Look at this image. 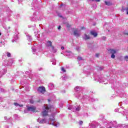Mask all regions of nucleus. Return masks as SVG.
Here are the masks:
<instances>
[{"instance_id":"nucleus-42","label":"nucleus","mask_w":128,"mask_h":128,"mask_svg":"<svg viewBox=\"0 0 128 128\" xmlns=\"http://www.w3.org/2000/svg\"><path fill=\"white\" fill-rule=\"evenodd\" d=\"M96 58L98 57V54H96Z\"/></svg>"},{"instance_id":"nucleus-36","label":"nucleus","mask_w":128,"mask_h":128,"mask_svg":"<svg viewBox=\"0 0 128 128\" xmlns=\"http://www.w3.org/2000/svg\"><path fill=\"white\" fill-rule=\"evenodd\" d=\"M104 68H102V67H100L99 68V70H102Z\"/></svg>"},{"instance_id":"nucleus-31","label":"nucleus","mask_w":128,"mask_h":128,"mask_svg":"<svg viewBox=\"0 0 128 128\" xmlns=\"http://www.w3.org/2000/svg\"><path fill=\"white\" fill-rule=\"evenodd\" d=\"M78 60L80 62V60H82V57L78 56Z\"/></svg>"},{"instance_id":"nucleus-27","label":"nucleus","mask_w":128,"mask_h":128,"mask_svg":"<svg viewBox=\"0 0 128 128\" xmlns=\"http://www.w3.org/2000/svg\"><path fill=\"white\" fill-rule=\"evenodd\" d=\"M87 98H88V100L90 102H94V98H90L88 96H86Z\"/></svg>"},{"instance_id":"nucleus-6","label":"nucleus","mask_w":128,"mask_h":128,"mask_svg":"<svg viewBox=\"0 0 128 128\" xmlns=\"http://www.w3.org/2000/svg\"><path fill=\"white\" fill-rule=\"evenodd\" d=\"M108 54H111V58H116V50L114 49H109L108 50Z\"/></svg>"},{"instance_id":"nucleus-28","label":"nucleus","mask_w":128,"mask_h":128,"mask_svg":"<svg viewBox=\"0 0 128 128\" xmlns=\"http://www.w3.org/2000/svg\"><path fill=\"white\" fill-rule=\"evenodd\" d=\"M61 70L62 72H66V69H64V67L61 68Z\"/></svg>"},{"instance_id":"nucleus-35","label":"nucleus","mask_w":128,"mask_h":128,"mask_svg":"<svg viewBox=\"0 0 128 128\" xmlns=\"http://www.w3.org/2000/svg\"><path fill=\"white\" fill-rule=\"evenodd\" d=\"M26 74H28V75H29V74H30V72H26Z\"/></svg>"},{"instance_id":"nucleus-46","label":"nucleus","mask_w":128,"mask_h":128,"mask_svg":"<svg viewBox=\"0 0 128 128\" xmlns=\"http://www.w3.org/2000/svg\"><path fill=\"white\" fill-rule=\"evenodd\" d=\"M104 84H106V83H104Z\"/></svg>"},{"instance_id":"nucleus-34","label":"nucleus","mask_w":128,"mask_h":128,"mask_svg":"<svg viewBox=\"0 0 128 128\" xmlns=\"http://www.w3.org/2000/svg\"><path fill=\"white\" fill-rule=\"evenodd\" d=\"M5 30H10V27H6L4 28Z\"/></svg>"},{"instance_id":"nucleus-20","label":"nucleus","mask_w":128,"mask_h":128,"mask_svg":"<svg viewBox=\"0 0 128 128\" xmlns=\"http://www.w3.org/2000/svg\"><path fill=\"white\" fill-rule=\"evenodd\" d=\"M48 88H49L50 90H54V84L52 83H50L48 84Z\"/></svg>"},{"instance_id":"nucleus-37","label":"nucleus","mask_w":128,"mask_h":128,"mask_svg":"<svg viewBox=\"0 0 128 128\" xmlns=\"http://www.w3.org/2000/svg\"><path fill=\"white\" fill-rule=\"evenodd\" d=\"M30 104H34V100H30Z\"/></svg>"},{"instance_id":"nucleus-14","label":"nucleus","mask_w":128,"mask_h":128,"mask_svg":"<svg viewBox=\"0 0 128 128\" xmlns=\"http://www.w3.org/2000/svg\"><path fill=\"white\" fill-rule=\"evenodd\" d=\"M6 72V70L5 69H0V78Z\"/></svg>"},{"instance_id":"nucleus-26","label":"nucleus","mask_w":128,"mask_h":128,"mask_svg":"<svg viewBox=\"0 0 128 128\" xmlns=\"http://www.w3.org/2000/svg\"><path fill=\"white\" fill-rule=\"evenodd\" d=\"M105 4H106V6H112V2H110L105 1Z\"/></svg>"},{"instance_id":"nucleus-2","label":"nucleus","mask_w":128,"mask_h":128,"mask_svg":"<svg viewBox=\"0 0 128 128\" xmlns=\"http://www.w3.org/2000/svg\"><path fill=\"white\" fill-rule=\"evenodd\" d=\"M74 90L76 92V98H78L82 100V98H86V96H85L82 98V88L77 86L74 88Z\"/></svg>"},{"instance_id":"nucleus-16","label":"nucleus","mask_w":128,"mask_h":128,"mask_svg":"<svg viewBox=\"0 0 128 128\" xmlns=\"http://www.w3.org/2000/svg\"><path fill=\"white\" fill-rule=\"evenodd\" d=\"M74 34L75 36H80V33L78 31V30H74Z\"/></svg>"},{"instance_id":"nucleus-30","label":"nucleus","mask_w":128,"mask_h":128,"mask_svg":"<svg viewBox=\"0 0 128 128\" xmlns=\"http://www.w3.org/2000/svg\"><path fill=\"white\" fill-rule=\"evenodd\" d=\"M76 50H78V52H80V46L76 47Z\"/></svg>"},{"instance_id":"nucleus-12","label":"nucleus","mask_w":128,"mask_h":128,"mask_svg":"<svg viewBox=\"0 0 128 128\" xmlns=\"http://www.w3.org/2000/svg\"><path fill=\"white\" fill-rule=\"evenodd\" d=\"M82 38L84 40H90V35H88L86 34H85L82 36Z\"/></svg>"},{"instance_id":"nucleus-29","label":"nucleus","mask_w":128,"mask_h":128,"mask_svg":"<svg viewBox=\"0 0 128 128\" xmlns=\"http://www.w3.org/2000/svg\"><path fill=\"white\" fill-rule=\"evenodd\" d=\"M6 56H8V58H10V56H11L10 53L8 52L6 53Z\"/></svg>"},{"instance_id":"nucleus-40","label":"nucleus","mask_w":128,"mask_h":128,"mask_svg":"<svg viewBox=\"0 0 128 128\" xmlns=\"http://www.w3.org/2000/svg\"><path fill=\"white\" fill-rule=\"evenodd\" d=\"M4 120H8V117H4Z\"/></svg>"},{"instance_id":"nucleus-39","label":"nucleus","mask_w":128,"mask_h":128,"mask_svg":"<svg viewBox=\"0 0 128 128\" xmlns=\"http://www.w3.org/2000/svg\"><path fill=\"white\" fill-rule=\"evenodd\" d=\"M61 28L62 27L60 26H59L58 27V30H60Z\"/></svg>"},{"instance_id":"nucleus-24","label":"nucleus","mask_w":128,"mask_h":128,"mask_svg":"<svg viewBox=\"0 0 128 128\" xmlns=\"http://www.w3.org/2000/svg\"><path fill=\"white\" fill-rule=\"evenodd\" d=\"M51 62H52V64H54V66H56V59H52Z\"/></svg>"},{"instance_id":"nucleus-32","label":"nucleus","mask_w":128,"mask_h":128,"mask_svg":"<svg viewBox=\"0 0 128 128\" xmlns=\"http://www.w3.org/2000/svg\"><path fill=\"white\" fill-rule=\"evenodd\" d=\"M102 40H106V36H102Z\"/></svg>"},{"instance_id":"nucleus-18","label":"nucleus","mask_w":128,"mask_h":128,"mask_svg":"<svg viewBox=\"0 0 128 128\" xmlns=\"http://www.w3.org/2000/svg\"><path fill=\"white\" fill-rule=\"evenodd\" d=\"M6 40H4V38L1 39L0 40V46H4V42Z\"/></svg>"},{"instance_id":"nucleus-25","label":"nucleus","mask_w":128,"mask_h":128,"mask_svg":"<svg viewBox=\"0 0 128 128\" xmlns=\"http://www.w3.org/2000/svg\"><path fill=\"white\" fill-rule=\"evenodd\" d=\"M26 36L28 40L30 42V40H32V36L30 35H26Z\"/></svg>"},{"instance_id":"nucleus-21","label":"nucleus","mask_w":128,"mask_h":128,"mask_svg":"<svg viewBox=\"0 0 128 128\" xmlns=\"http://www.w3.org/2000/svg\"><path fill=\"white\" fill-rule=\"evenodd\" d=\"M14 105L18 108H22V106H24L22 104H20L18 103H14Z\"/></svg>"},{"instance_id":"nucleus-1","label":"nucleus","mask_w":128,"mask_h":128,"mask_svg":"<svg viewBox=\"0 0 128 128\" xmlns=\"http://www.w3.org/2000/svg\"><path fill=\"white\" fill-rule=\"evenodd\" d=\"M50 122H50V124H52V126H56V128H58V126H60V123L56 122V120L54 119V115H52L51 118H50L49 120ZM38 122H39V124H49L50 122L46 120V118L42 119L40 118H39L37 120Z\"/></svg>"},{"instance_id":"nucleus-44","label":"nucleus","mask_w":128,"mask_h":128,"mask_svg":"<svg viewBox=\"0 0 128 128\" xmlns=\"http://www.w3.org/2000/svg\"><path fill=\"white\" fill-rule=\"evenodd\" d=\"M0 90H1V91H2V90H4V89L1 88V89H0Z\"/></svg>"},{"instance_id":"nucleus-11","label":"nucleus","mask_w":128,"mask_h":128,"mask_svg":"<svg viewBox=\"0 0 128 128\" xmlns=\"http://www.w3.org/2000/svg\"><path fill=\"white\" fill-rule=\"evenodd\" d=\"M38 92H40L41 94H44V92H46V88L43 86H40L38 87Z\"/></svg>"},{"instance_id":"nucleus-23","label":"nucleus","mask_w":128,"mask_h":128,"mask_svg":"<svg viewBox=\"0 0 128 128\" xmlns=\"http://www.w3.org/2000/svg\"><path fill=\"white\" fill-rule=\"evenodd\" d=\"M32 50L33 54H37L38 53L36 50V48H34V47H32Z\"/></svg>"},{"instance_id":"nucleus-22","label":"nucleus","mask_w":128,"mask_h":128,"mask_svg":"<svg viewBox=\"0 0 128 128\" xmlns=\"http://www.w3.org/2000/svg\"><path fill=\"white\" fill-rule=\"evenodd\" d=\"M125 10H126L127 12L126 14H128V8H122V12H124Z\"/></svg>"},{"instance_id":"nucleus-4","label":"nucleus","mask_w":128,"mask_h":128,"mask_svg":"<svg viewBox=\"0 0 128 128\" xmlns=\"http://www.w3.org/2000/svg\"><path fill=\"white\" fill-rule=\"evenodd\" d=\"M46 48L48 50H50L52 52H56V49L52 46L50 41H48L46 44Z\"/></svg>"},{"instance_id":"nucleus-7","label":"nucleus","mask_w":128,"mask_h":128,"mask_svg":"<svg viewBox=\"0 0 128 128\" xmlns=\"http://www.w3.org/2000/svg\"><path fill=\"white\" fill-rule=\"evenodd\" d=\"M27 110H24V112H26V110L28 112H36V107L34 106H26Z\"/></svg>"},{"instance_id":"nucleus-3","label":"nucleus","mask_w":128,"mask_h":128,"mask_svg":"<svg viewBox=\"0 0 128 128\" xmlns=\"http://www.w3.org/2000/svg\"><path fill=\"white\" fill-rule=\"evenodd\" d=\"M52 108L48 107V104H44L43 107V111L42 112V116H48L49 112H52Z\"/></svg>"},{"instance_id":"nucleus-19","label":"nucleus","mask_w":128,"mask_h":128,"mask_svg":"<svg viewBox=\"0 0 128 128\" xmlns=\"http://www.w3.org/2000/svg\"><path fill=\"white\" fill-rule=\"evenodd\" d=\"M36 13L34 14V16L33 17H30V20L32 22H34L36 19Z\"/></svg>"},{"instance_id":"nucleus-33","label":"nucleus","mask_w":128,"mask_h":128,"mask_svg":"<svg viewBox=\"0 0 128 128\" xmlns=\"http://www.w3.org/2000/svg\"><path fill=\"white\" fill-rule=\"evenodd\" d=\"M125 60H126V62H128V56H126L124 57Z\"/></svg>"},{"instance_id":"nucleus-38","label":"nucleus","mask_w":128,"mask_h":128,"mask_svg":"<svg viewBox=\"0 0 128 128\" xmlns=\"http://www.w3.org/2000/svg\"><path fill=\"white\" fill-rule=\"evenodd\" d=\"M82 124V121H80V122H79V124Z\"/></svg>"},{"instance_id":"nucleus-9","label":"nucleus","mask_w":128,"mask_h":128,"mask_svg":"<svg viewBox=\"0 0 128 128\" xmlns=\"http://www.w3.org/2000/svg\"><path fill=\"white\" fill-rule=\"evenodd\" d=\"M115 112H119L120 114H126V110H124L122 108H116L114 110Z\"/></svg>"},{"instance_id":"nucleus-43","label":"nucleus","mask_w":128,"mask_h":128,"mask_svg":"<svg viewBox=\"0 0 128 128\" xmlns=\"http://www.w3.org/2000/svg\"><path fill=\"white\" fill-rule=\"evenodd\" d=\"M42 70V68H40V69H39V70Z\"/></svg>"},{"instance_id":"nucleus-41","label":"nucleus","mask_w":128,"mask_h":128,"mask_svg":"<svg viewBox=\"0 0 128 128\" xmlns=\"http://www.w3.org/2000/svg\"><path fill=\"white\" fill-rule=\"evenodd\" d=\"M61 48H62V50H64V47L62 46V47Z\"/></svg>"},{"instance_id":"nucleus-5","label":"nucleus","mask_w":128,"mask_h":128,"mask_svg":"<svg viewBox=\"0 0 128 128\" xmlns=\"http://www.w3.org/2000/svg\"><path fill=\"white\" fill-rule=\"evenodd\" d=\"M68 110H71L76 112H80V107L78 106H74L70 105L68 108Z\"/></svg>"},{"instance_id":"nucleus-47","label":"nucleus","mask_w":128,"mask_h":128,"mask_svg":"<svg viewBox=\"0 0 128 128\" xmlns=\"http://www.w3.org/2000/svg\"><path fill=\"white\" fill-rule=\"evenodd\" d=\"M48 101L50 102V100H48Z\"/></svg>"},{"instance_id":"nucleus-15","label":"nucleus","mask_w":128,"mask_h":128,"mask_svg":"<svg viewBox=\"0 0 128 128\" xmlns=\"http://www.w3.org/2000/svg\"><path fill=\"white\" fill-rule=\"evenodd\" d=\"M18 40V34H16L14 36L12 40V42H16V40Z\"/></svg>"},{"instance_id":"nucleus-10","label":"nucleus","mask_w":128,"mask_h":128,"mask_svg":"<svg viewBox=\"0 0 128 128\" xmlns=\"http://www.w3.org/2000/svg\"><path fill=\"white\" fill-rule=\"evenodd\" d=\"M12 62H14V60L10 59L9 60H6L3 64L4 66H12Z\"/></svg>"},{"instance_id":"nucleus-13","label":"nucleus","mask_w":128,"mask_h":128,"mask_svg":"<svg viewBox=\"0 0 128 128\" xmlns=\"http://www.w3.org/2000/svg\"><path fill=\"white\" fill-rule=\"evenodd\" d=\"M65 54L68 56V58H72V56H74V54L70 51L66 52Z\"/></svg>"},{"instance_id":"nucleus-8","label":"nucleus","mask_w":128,"mask_h":128,"mask_svg":"<svg viewBox=\"0 0 128 128\" xmlns=\"http://www.w3.org/2000/svg\"><path fill=\"white\" fill-rule=\"evenodd\" d=\"M112 124L113 126H114V128H120L121 126V128H126V126H125L124 124H117V122H116V121H114L113 122H112Z\"/></svg>"},{"instance_id":"nucleus-17","label":"nucleus","mask_w":128,"mask_h":128,"mask_svg":"<svg viewBox=\"0 0 128 128\" xmlns=\"http://www.w3.org/2000/svg\"><path fill=\"white\" fill-rule=\"evenodd\" d=\"M90 34H92V36H93L94 38H96V36H98V33H96V32L94 30L91 31Z\"/></svg>"},{"instance_id":"nucleus-45","label":"nucleus","mask_w":128,"mask_h":128,"mask_svg":"<svg viewBox=\"0 0 128 128\" xmlns=\"http://www.w3.org/2000/svg\"><path fill=\"white\" fill-rule=\"evenodd\" d=\"M2 36V32H0V36Z\"/></svg>"}]
</instances>
